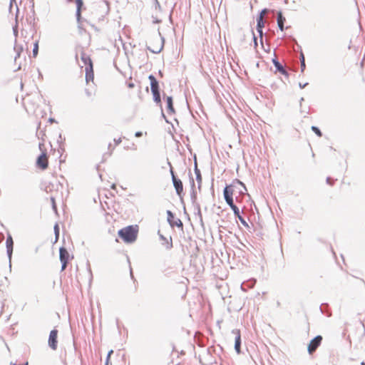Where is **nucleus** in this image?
<instances>
[{
    "mask_svg": "<svg viewBox=\"0 0 365 365\" xmlns=\"http://www.w3.org/2000/svg\"><path fill=\"white\" fill-rule=\"evenodd\" d=\"M285 21V18L282 16L281 11L277 14V24L278 27L281 31L284 30V23Z\"/></svg>",
    "mask_w": 365,
    "mask_h": 365,
    "instance_id": "15",
    "label": "nucleus"
},
{
    "mask_svg": "<svg viewBox=\"0 0 365 365\" xmlns=\"http://www.w3.org/2000/svg\"><path fill=\"white\" fill-rule=\"evenodd\" d=\"M192 187H194V186H195V182H194L193 179H192Z\"/></svg>",
    "mask_w": 365,
    "mask_h": 365,
    "instance_id": "42",
    "label": "nucleus"
},
{
    "mask_svg": "<svg viewBox=\"0 0 365 365\" xmlns=\"http://www.w3.org/2000/svg\"><path fill=\"white\" fill-rule=\"evenodd\" d=\"M233 332L236 334L235 340V349L237 354L240 353V346H241V336L239 330H235Z\"/></svg>",
    "mask_w": 365,
    "mask_h": 365,
    "instance_id": "11",
    "label": "nucleus"
},
{
    "mask_svg": "<svg viewBox=\"0 0 365 365\" xmlns=\"http://www.w3.org/2000/svg\"><path fill=\"white\" fill-rule=\"evenodd\" d=\"M195 173L196 174V180L199 184V187H200V183H201V181H202V177H201V174H200V170L197 168V163H195Z\"/></svg>",
    "mask_w": 365,
    "mask_h": 365,
    "instance_id": "22",
    "label": "nucleus"
},
{
    "mask_svg": "<svg viewBox=\"0 0 365 365\" xmlns=\"http://www.w3.org/2000/svg\"><path fill=\"white\" fill-rule=\"evenodd\" d=\"M225 202L230 207L234 212L237 213V207L234 204L233 197L225 199Z\"/></svg>",
    "mask_w": 365,
    "mask_h": 365,
    "instance_id": "19",
    "label": "nucleus"
},
{
    "mask_svg": "<svg viewBox=\"0 0 365 365\" xmlns=\"http://www.w3.org/2000/svg\"><path fill=\"white\" fill-rule=\"evenodd\" d=\"M255 282L256 281L255 279H251L250 281H247L246 282H243L241 284L242 289L246 290V288H251V287H252L255 285Z\"/></svg>",
    "mask_w": 365,
    "mask_h": 365,
    "instance_id": "20",
    "label": "nucleus"
},
{
    "mask_svg": "<svg viewBox=\"0 0 365 365\" xmlns=\"http://www.w3.org/2000/svg\"><path fill=\"white\" fill-rule=\"evenodd\" d=\"M307 84H308L307 83H304V84H302L301 83H299V87H300L301 88H305V86H306Z\"/></svg>",
    "mask_w": 365,
    "mask_h": 365,
    "instance_id": "37",
    "label": "nucleus"
},
{
    "mask_svg": "<svg viewBox=\"0 0 365 365\" xmlns=\"http://www.w3.org/2000/svg\"><path fill=\"white\" fill-rule=\"evenodd\" d=\"M57 336H58V330L57 329H53L51 331L49 337H48V346L53 350H56V349H57V345H58Z\"/></svg>",
    "mask_w": 365,
    "mask_h": 365,
    "instance_id": "4",
    "label": "nucleus"
},
{
    "mask_svg": "<svg viewBox=\"0 0 365 365\" xmlns=\"http://www.w3.org/2000/svg\"><path fill=\"white\" fill-rule=\"evenodd\" d=\"M322 337L320 335L314 337L309 343L308 346V351L310 354L316 351L318 346L321 344Z\"/></svg>",
    "mask_w": 365,
    "mask_h": 365,
    "instance_id": "5",
    "label": "nucleus"
},
{
    "mask_svg": "<svg viewBox=\"0 0 365 365\" xmlns=\"http://www.w3.org/2000/svg\"><path fill=\"white\" fill-rule=\"evenodd\" d=\"M272 62L275 66V68L279 71H281L282 73H284L285 71L283 68V66H282V64L277 61L276 59H273L272 60Z\"/></svg>",
    "mask_w": 365,
    "mask_h": 365,
    "instance_id": "24",
    "label": "nucleus"
},
{
    "mask_svg": "<svg viewBox=\"0 0 365 365\" xmlns=\"http://www.w3.org/2000/svg\"><path fill=\"white\" fill-rule=\"evenodd\" d=\"M157 41H159L160 40V42L158 46H155V48H151L150 46H148V49L151 51L153 53H158L161 51V50L163 48V41L162 38L156 37L155 38Z\"/></svg>",
    "mask_w": 365,
    "mask_h": 365,
    "instance_id": "10",
    "label": "nucleus"
},
{
    "mask_svg": "<svg viewBox=\"0 0 365 365\" xmlns=\"http://www.w3.org/2000/svg\"><path fill=\"white\" fill-rule=\"evenodd\" d=\"M115 185H112V188H113V189H115Z\"/></svg>",
    "mask_w": 365,
    "mask_h": 365,
    "instance_id": "45",
    "label": "nucleus"
},
{
    "mask_svg": "<svg viewBox=\"0 0 365 365\" xmlns=\"http://www.w3.org/2000/svg\"><path fill=\"white\" fill-rule=\"evenodd\" d=\"M51 202H52V207H53V209L56 211V203H55V199L53 197H51Z\"/></svg>",
    "mask_w": 365,
    "mask_h": 365,
    "instance_id": "33",
    "label": "nucleus"
},
{
    "mask_svg": "<svg viewBox=\"0 0 365 365\" xmlns=\"http://www.w3.org/2000/svg\"><path fill=\"white\" fill-rule=\"evenodd\" d=\"M148 78H149V80L150 81L151 91L152 92L158 91H159V86H158V82L156 80V78L153 75H150Z\"/></svg>",
    "mask_w": 365,
    "mask_h": 365,
    "instance_id": "14",
    "label": "nucleus"
},
{
    "mask_svg": "<svg viewBox=\"0 0 365 365\" xmlns=\"http://www.w3.org/2000/svg\"><path fill=\"white\" fill-rule=\"evenodd\" d=\"M168 113L173 114L175 113V110L173 105V98L171 96H168L166 98Z\"/></svg>",
    "mask_w": 365,
    "mask_h": 365,
    "instance_id": "16",
    "label": "nucleus"
},
{
    "mask_svg": "<svg viewBox=\"0 0 365 365\" xmlns=\"http://www.w3.org/2000/svg\"><path fill=\"white\" fill-rule=\"evenodd\" d=\"M267 12V9H264L263 10H262V11L260 12V14L259 16V17H262V19L264 18V16L266 14V13Z\"/></svg>",
    "mask_w": 365,
    "mask_h": 365,
    "instance_id": "32",
    "label": "nucleus"
},
{
    "mask_svg": "<svg viewBox=\"0 0 365 365\" xmlns=\"http://www.w3.org/2000/svg\"><path fill=\"white\" fill-rule=\"evenodd\" d=\"M6 246L7 250V255L9 259V262L11 263L14 246V241L11 235H9L6 238Z\"/></svg>",
    "mask_w": 365,
    "mask_h": 365,
    "instance_id": "8",
    "label": "nucleus"
},
{
    "mask_svg": "<svg viewBox=\"0 0 365 365\" xmlns=\"http://www.w3.org/2000/svg\"><path fill=\"white\" fill-rule=\"evenodd\" d=\"M115 142L116 145H118L121 143V139L118 138V140L115 139Z\"/></svg>",
    "mask_w": 365,
    "mask_h": 365,
    "instance_id": "38",
    "label": "nucleus"
},
{
    "mask_svg": "<svg viewBox=\"0 0 365 365\" xmlns=\"http://www.w3.org/2000/svg\"><path fill=\"white\" fill-rule=\"evenodd\" d=\"M238 191L240 195H243L247 191L245 185L240 180L233 182L231 185L225 187L223 194L225 199L233 197V195Z\"/></svg>",
    "mask_w": 365,
    "mask_h": 365,
    "instance_id": "1",
    "label": "nucleus"
},
{
    "mask_svg": "<svg viewBox=\"0 0 365 365\" xmlns=\"http://www.w3.org/2000/svg\"><path fill=\"white\" fill-rule=\"evenodd\" d=\"M37 165L40 168L44 170L48 167V160L46 155L45 153H42L37 159Z\"/></svg>",
    "mask_w": 365,
    "mask_h": 365,
    "instance_id": "9",
    "label": "nucleus"
},
{
    "mask_svg": "<svg viewBox=\"0 0 365 365\" xmlns=\"http://www.w3.org/2000/svg\"><path fill=\"white\" fill-rule=\"evenodd\" d=\"M312 130L319 137L322 136V132L320 131V130L316 127V126H312Z\"/></svg>",
    "mask_w": 365,
    "mask_h": 365,
    "instance_id": "28",
    "label": "nucleus"
},
{
    "mask_svg": "<svg viewBox=\"0 0 365 365\" xmlns=\"http://www.w3.org/2000/svg\"><path fill=\"white\" fill-rule=\"evenodd\" d=\"M235 215L236 217H237L239 219V220L241 222V223L247 227L248 226V224L247 223V222L245 221V220L240 215V210L239 208L237 207V212H234Z\"/></svg>",
    "mask_w": 365,
    "mask_h": 365,
    "instance_id": "23",
    "label": "nucleus"
},
{
    "mask_svg": "<svg viewBox=\"0 0 365 365\" xmlns=\"http://www.w3.org/2000/svg\"><path fill=\"white\" fill-rule=\"evenodd\" d=\"M323 306H324V304H322L321 305V307H320V309H321L322 312H323V310H322V307H323Z\"/></svg>",
    "mask_w": 365,
    "mask_h": 365,
    "instance_id": "43",
    "label": "nucleus"
},
{
    "mask_svg": "<svg viewBox=\"0 0 365 365\" xmlns=\"http://www.w3.org/2000/svg\"><path fill=\"white\" fill-rule=\"evenodd\" d=\"M13 31H14V36L16 37L17 35H18V29H17V25H16L14 28H13Z\"/></svg>",
    "mask_w": 365,
    "mask_h": 365,
    "instance_id": "34",
    "label": "nucleus"
},
{
    "mask_svg": "<svg viewBox=\"0 0 365 365\" xmlns=\"http://www.w3.org/2000/svg\"><path fill=\"white\" fill-rule=\"evenodd\" d=\"M59 252H60V260L62 263L61 269L64 270L66 267V264H67L68 260L69 259V253L68 252L66 249L64 247H61Z\"/></svg>",
    "mask_w": 365,
    "mask_h": 365,
    "instance_id": "6",
    "label": "nucleus"
},
{
    "mask_svg": "<svg viewBox=\"0 0 365 365\" xmlns=\"http://www.w3.org/2000/svg\"><path fill=\"white\" fill-rule=\"evenodd\" d=\"M129 87H133V83L129 84Z\"/></svg>",
    "mask_w": 365,
    "mask_h": 365,
    "instance_id": "44",
    "label": "nucleus"
},
{
    "mask_svg": "<svg viewBox=\"0 0 365 365\" xmlns=\"http://www.w3.org/2000/svg\"><path fill=\"white\" fill-rule=\"evenodd\" d=\"M81 58V61H83L85 67L88 68V69H91L93 64H92V61H91L89 56H88L85 53H82Z\"/></svg>",
    "mask_w": 365,
    "mask_h": 365,
    "instance_id": "13",
    "label": "nucleus"
},
{
    "mask_svg": "<svg viewBox=\"0 0 365 365\" xmlns=\"http://www.w3.org/2000/svg\"><path fill=\"white\" fill-rule=\"evenodd\" d=\"M14 51L16 53V55L15 56V61H16L17 58L20 56L21 52L23 51V47L21 46L15 45L14 46Z\"/></svg>",
    "mask_w": 365,
    "mask_h": 365,
    "instance_id": "25",
    "label": "nucleus"
},
{
    "mask_svg": "<svg viewBox=\"0 0 365 365\" xmlns=\"http://www.w3.org/2000/svg\"><path fill=\"white\" fill-rule=\"evenodd\" d=\"M86 80L87 82L93 80V68L91 69H88V68H86Z\"/></svg>",
    "mask_w": 365,
    "mask_h": 365,
    "instance_id": "18",
    "label": "nucleus"
},
{
    "mask_svg": "<svg viewBox=\"0 0 365 365\" xmlns=\"http://www.w3.org/2000/svg\"><path fill=\"white\" fill-rule=\"evenodd\" d=\"M254 41H255V46L257 45V38L255 37V36L254 35Z\"/></svg>",
    "mask_w": 365,
    "mask_h": 365,
    "instance_id": "39",
    "label": "nucleus"
},
{
    "mask_svg": "<svg viewBox=\"0 0 365 365\" xmlns=\"http://www.w3.org/2000/svg\"><path fill=\"white\" fill-rule=\"evenodd\" d=\"M195 197H196L195 193L193 192L192 194V198L194 200V199H195Z\"/></svg>",
    "mask_w": 365,
    "mask_h": 365,
    "instance_id": "41",
    "label": "nucleus"
},
{
    "mask_svg": "<svg viewBox=\"0 0 365 365\" xmlns=\"http://www.w3.org/2000/svg\"><path fill=\"white\" fill-rule=\"evenodd\" d=\"M257 30L259 34L260 40H261V41H262V36H263L262 29L264 26V21L263 19H262V17H258L257 19Z\"/></svg>",
    "mask_w": 365,
    "mask_h": 365,
    "instance_id": "12",
    "label": "nucleus"
},
{
    "mask_svg": "<svg viewBox=\"0 0 365 365\" xmlns=\"http://www.w3.org/2000/svg\"><path fill=\"white\" fill-rule=\"evenodd\" d=\"M38 51V43L36 42L34 43V48H33V55H34V56H36L37 55Z\"/></svg>",
    "mask_w": 365,
    "mask_h": 365,
    "instance_id": "29",
    "label": "nucleus"
},
{
    "mask_svg": "<svg viewBox=\"0 0 365 365\" xmlns=\"http://www.w3.org/2000/svg\"><path fill=\"white\" fill-rule=\"evenodd\" d=\"M86 94H87V96H89V97H90V96H91V93L88 91H87V90H86Z\"/></svg>",
    "mask_w": 365,
    "mask_h": 365,
    "instance_id": "40",
    "label": "nucleus"
},
{
    "mask_svg": "<svg viewBox=\"0 0 365 365\" xmlns=\"http://www.w3.org/2000/svg\"><path fill=\"white\" fill-rule=\"evenodd\" d=\"M54 232H55L56 237L57 239L59 235V228H58V225L57 224H56L54 226Z\"/></svg>",
    "mask_w": 365,
    "mask_h": 365,
    "instance_id": "30",
    "label": "nucleus"
},
{
    "mask_svg": "<svg viewBox=\"0 0 365 365\" xmlns=\"http://www.w3.org/2000/svg\"><path fill=\"white\" fill-rule=\"evenodd\" d=\"M142 135H143V134H142V132L138 131V132H136V133H135V135L136 137H138H138H141V136H142Z\"/></svg>",
    "mask_w": 365,
    "mask_h": 365,
    "instance_id": "36",
    "label": "nucleus"
},
{
    "mask_svg": "<svg viewBox=\"0 0 365 365\" xmlns=\"http://www.w3.org/2000/svg\"><path fill=\"white\" fill-rule=\"evenodd\" d=\"M152 93H153V99H154V101H155L157 103H160V92H159V91H154V92H152Z\"/></svg>",
    "mask_w": 365,
    "mask_h": 365,
    "instance_id": "26",
    "label": "nucleus"
},
{
    "mask_svg": "<svg viewBox=\"0 0 365 365\" xmlns=\"http://www.w3.org/2000/svg\"><path fill=\"white\" fill-rule=\"evenodd\" d=\"M300 62H301V70H302V72H303L306 67L304 56L303 53L301 54Z\"/></svg>",
    "mask_w": 365,
    "mask_h": 365,
    "instance_id": "27",
    "label": "nucleus"
},
{
    "mask_svg": "<svg viewBox=\"0 0 365 365\" xmlns=\"http://www.w3.org/2000/svg\"><path fill=\"white\" fill-rule=\"evenodd\" d=\"M138 230L133 226H128L118 231V235L125 242H133L137 237Z\"/></svg>",
    "mask_w": 365,
    "mask_h": 365,
    "instance_id": "2",
    "label": "nucleus"
},
{
    "mask_svg": "<svg viewBox=\"0 0 365 365\" xmlns=\"http://www.w3.org/2000/svg\"><path fill=\"white\" fill-rule=\"evenodd\" d=\"M113 353V350H110L108 351V354H107V357H106V363H108L109 364V361H110V356L111 354Z\"/></svg>",
    "mask_w": 365,
    "mask_h": 365,
    "instance_id": "31",
    "label": "nucleus"
},
{
    "mask_svg": "<svg viewBox=\"0 0 365 365\" xmlns=\"http://www.w3.org/2000/svg\"><path fill=\"white\" fill-rule=\"evenodd\" d=\"M327 182L329 185H331L333 184L332 180H331V178H329V177L327 178Z\"/></svg>",
    "mask_w": 365,
    "mask_h": 365,
    "instance_id": "35",
    "label": "nucleus"
},
{
    "mask_svg": "<svg viewBox=\"0 0 365 365\" xmlns=\"http://www.w3.org/2000/svg\"><path fill=\"white\" fill-rule=\"evenodd\" d=\"M168 165L170 168V174H171V176H172V180H173V185L175 188V190H176V192L178 195H180V194L183 191V185H182V181L180 180V179H178L175 174H174V172H173V168H172V165H171V163L169 162L168 163Z\"/></svg>",
    "mask_w": 365,
    "mask_h": 365,
    "instance_id": "3",
    "label": "nucleus"
},
{
    "mask_svg": "<svg viewBox=\"0 0 365 365\" xmlns=\"http://www.w3.org/2000/svg\"><path fill=\"white\" fill-rule=\"evenodd\" d=\"M76 7H77L76 16H77V19L79 20L80 16H81V8L83 6V1L82 0H76Z\"/></svg>",
    "mask_w": 365,
    "mask_h": 365,
    "instance_id": "21",
    "label": "nucleus"
},
{
    "mask_svg": "<svg viewBox=\"0 0 365 365\" xmlns=\"http://www.w3.org/2000/svg\"><path fill=\"white\" fill-rule=\"evenodd\" d=\"M160 239L164 241L163 245H165L168 250H170L173 247L172 239L170 238V241L165 237L163 235H160Z\"/></svg>",
    "mask_w": 365,
    "mask_h": 365,
    "instance_id": "17",
    "label": "nucleus"
},
{
    "mask_svg": "<svg viewBox=\"0 0 365 365\" xmlns=\"http://www.w3.org/2000/svg\"><path fill=\"white\" fill-rule=\"evenodd\" d=\"M24 365H28V362L25 363Z\"/></svg>",
    "mask_w": 365,
    "mask_h": 365,
    "instance_id": "46",
    "label": "nucleus"
},
{
    "mask_svg": "<svg viewBox=\"0 0 365 365\" xmlns=\"http://www.w3.org/2000/svg\"><path fill=\"white\" fill-rule=\"evenodd\" d=\"M168 215V222L170 225V226L174 227L177 226L178 227H182V222L180 219H177L175 221H173V218H174V215L170 210L167 211Z\"/></svg>",
    "mask_w": 365,
    "mask_h": 365,
    "instance_id": "7",
    "label": "nucleus"
}]
</instances>
